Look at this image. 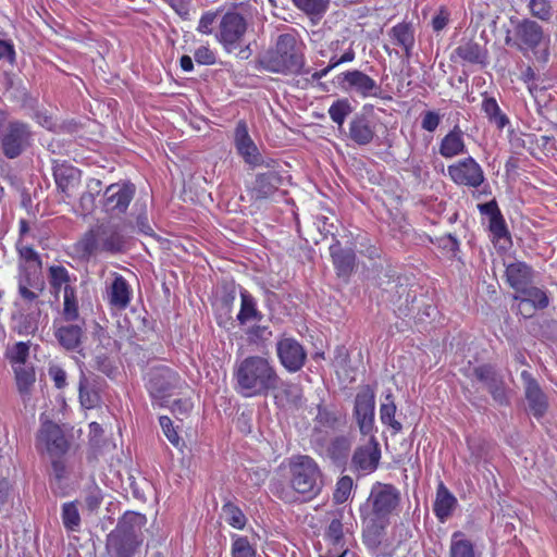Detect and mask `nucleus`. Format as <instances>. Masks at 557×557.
<instances>
[{"label": "nucleus", "mask_w": 557, "mask_h": 557, "mask_svg": "<svg viewBox=\"0 0 557 557\" xmlns=\"http://www.w3.org/2000/svg\"><path fill=\"white\" fill-rule=\"evenodd\" d=\"M49 284L53 293L58 295L61 290H65L70 285V273L62 265H52L49 268Z\"/></svg>", "instance_id": "a19ab883"}, {"label": "nucleus", "mask_w": 557, "mask_h": 557, "mask_svg": "<svg viewBox=\"0 0 557 557\" xmlns=\"http://www.w3.org/2000/svg\"><path fill=\"white\" fill-rule=\"evenodd\" d=\"M5 356L12 364L13 369L15 366L25 367L26 360L29 356V344L25 342H18L8 349Z\"/></svg>", "instance_id": "de8ad7c7"}, {"label": "nucleus", "mask_w": 557, "mask_h": 557, "mask_svg": "<svg viewBox=\"0 0 557 557\" xmlns=\"http://www.w3.org/2000/svg\"><path fill=\"white\" fill-rule=\"evenodd\" d=\"M315 421L322 428L334 429L338 419L334 412L323 406H319Z\"/></svg>", "instance_id": "4d7b16f0"}, {"label": "nucleus", "mask_w": 557, "mask_h": 557, "mask_svg": "<svg viewBox=\"0 0 557 557\" xmlns=\"http://www.w3.org/2000/svg\"><path fill=\"white\" fill-rule=\"evenodd\" d=\"M351 112V107L348 100H337L329 109L331 120L339 127L343 126L346 116Z\"/></svg>", "instance_id": "8fccbe9b"}, {"label": "nucleus", "mask_w": 557, "mask_h": 557, "mask_svg": "<svg viewBox=\"0 0 557 557\" xmlns=\"http://www.w3.org/2000/svg\"><path fill=\"white\" fill-rule=\"evenodd\" d=\"M49 375L51 376L54 386L59 389L66 386V372L60 367H52L49 369Z\"/></svg>", "instance_id": "338daca9"}, {"label": "nucleus", "mask_w": 557, "mask_h": 557, "mask_svg": "<svg viewBox=\"0 0 557 557\" xmlns=\"http://www.w3.org/2000/svg\"><path fill=\"white\" fill-rule=\"evenodd\" d=\"M246 334L251 343H259L269 339L272 331L267 325L255 324L247 329Z\"/></svg>", "instance_id": "6e6d98bb"}, {"label": "nucleus", "mask_w": 557, "mask_h": 557, "mask_svg": "<svg viewBox=\"0 0 557 557\" xmlns=\"http://www.w3.org/2000/svg\"><path fill=\"white\" fill-rule=\"evenodd\" d=\"M521 380L524 385V396L530 413L536 419L542 418L548 408V400L545 393L529 371L524 370L521 372Z\"/></svg>", "instance_id": "6ab92c4d"}, {"label": "nucleus", "mask_w": 557, "mask_h": 557, "mask_svg": "<svg viewBox=\"0 0 557 557\" xmlns=\"http://www.w3.org/2000/svg\"><path fill=\"white\" fill-rule=\"evenodd\" d=\"M232 557H256V550L247 537L237 536L232 543Z\"/></svg>", "instance_id": "603ef678"}, {"label": "nucleus", "mask_w": 557, "mask_h": 557, "mask_svg": "<svg viewBox=\"0 0 557 557\" xmlns=\"http://www.w3.org/2000/svg\"><path fill=\"white\" fill-rule=\"evenodd\" d=\"M195 61L202 65H212L215 63V53L208 47L201 46L194 52Z\"/></svg>", "instance_id": "bf43d9fd"}, {"label": "nucleus", "mask_w": 557, "mask_h": 557, "mask_svg": "<svg viewBox=\"0 0 557 557\" xmlns=\"http://www.w3.org/2000/svg\"><path fill=\"white\" fill-rule=\"evenodd\" d=\"M397 407L393 399V394L388 392L385 396V401L380 406V419L381 422L389 426L393 432L399 433L403 430L401 423L395 419Z\"/></svg>", "instance_id": "f704fd0d"}, {"label": "nucleus", "mask_w": 557, "mask_h": 557, "mask_svg": "<svg viewBox=\"0 0 557 557\" xmlns=\"http://www.w3.org/2000/svg\"><path fill=\"white\" fill-rule=\"evenodd\" d=\"M400 504V492L392 484L376 483L360 507L362 518V541L376 557H391L394 549L385 539L391 516Z\"/></svg>", "instance_id": "f257e3e1"}, {"label": "nucleus", "mask_w": 557, "mask_h": 557, "mask_svg": "<svg viewBox=\"0 0 557 557\" xmlns=\"http://www.w3.org/2000/svg\"><path fill=\"white\" fill-rule=\"evenodd\" d=\"M528 9L531 16L542 22H549L554 15L550 0H529Z\"/></svg>", "instance_id": "37998d69"}, {"label": "nucleus", "mask_w": 557, "mask_h": 557, "mask_svg": "<svg viewBox=\"0 0 557 557\" xmlns=\"http://www.w3.org/2000/svg\"><path fill=\"white\" fill-rule=\"evenodd\" d=\"M375 136L374 129L369 120L359 115L354 117L349 123V138L359 146H366L372 143Z\"/></svg>", "instance_id": "2f4dec72"}, {"label": "nucleus", "mask_w": 557, "mask_h": 557, "mask_svg": "<svg viewBox=\"0 0 557 557\" xmlns=\"http://www.w3.org/2000/svg\"><path fill=\"white\" fill-rule=\"evenodd\" d=\"M146 523L147 518L145 515L127 511L120 518L115 529L112 531L134 540H143V528Z\"/></svg>", "instance_id": "a878e982"}, {"label": "nucleus", "mask_w": 557, "mask_h": 557, "mask_svg": "<svg viewBox=\"0 0 557 557\" xmlns=\"http://www.w3.org/2000/svg\"><path fill=\"white\" fill-rule=\"evenodd\" d=\"M87 187L88 190L84 193L79 199V208L84 214L92 212L95 208L96 195H98L101 190V181L91 178Z\"/></svg>", "instance_id": "c03bdc74"}, {"label": "nucleus", "mask_w": 557, "mask_h": 557, "mask_svg": "<svg viewBox=\"0 0 557 557\" xmlns=\"http://www.w3.org/2000/svg\"><path fill=\"white\" fill-rule=\"evenodd\" d=\"M63 318L65 321H78V305L74 287H66L63 295Z\"/></svg>", "instance_id": "49530a36"}, {"label": "nucleus", "mask_w": 557, "mask_h": 557, "mask_svg": "<svg viewBox=\"0 0 557 557\" xmlns=\"http://www.w3.org/2000/svg\"><path fill=\"white\" fill-rule=\"evenodd\" d=\"M61 518L63 525L69 531H78L81 527V515L74 502L62 505Z\"/></svg>", "instance_id": "a18cd8bd"}, {"label": "nucleus", "mask_w": 557, "mask_h": 557, "mask_svg": "<svg viewBox=\"0 0 557 557\" xmlns=\"http://www.w3.org/2000/svg\"><path fill=\"white\" fill-rule=\"evenodd\" d=\"M78 392L79 401L84 408L92 409L100 404V395L97 391L89 386L88 379L83 369H81Z\"/></svg>", "instance_id": "e433bc0d"}, {"label": "nucleus", "mask_w": 557, "mask_h": 557, "mask_svg": "<svg viewBox=\"0 0 557 557\" xmlns=\"http://www.w3.org/2000/svg\"><path fill=\"white\" fill-rule=\"evenodd\" d=\"M224 520L235 529H243L247 519L244 512L234 504L227 503L222 507Z\"/></svg>", "instance_id": "09e8293b"}, {"label": "nucleus", "mask_w": 557, "mask_h": 557, "mask_svg": "<svg viewBox=\"0 0 557 557\" xmlns=\"http://www.w3.org/2000/svg\"><path fill=\"white\" fill-rule=\"evenodd\" d=\"M215 18L216 13L214 12L203 13L199 20L197 32L205 35H210L213 30V24L215 23Z\"/></svg>", "instance_id": "680f3d73"}, {"label": "nucleus", "mask_w": 557, "mask_h": 557, "mask_svg": "<svg viewBox=\"0 0 557 557\" xmlns=\"http://www.w3.org/2000/svg\"><path fill=\"white\" fill-rule=\"evenodd\" d=\"M392 42L404 49L407 58L411 57L414 47V30L410 23L401 22L393 26L388 33Z\"/></svg>", "instance_id": "7c9ffc66"}, {"label": "nucleus", "mask_w": 557, "mask_h": 557, "mask_svg": "<svg viewBox=\"0 0 557 557\" xmlns=\"http://www.w3.org/2000/svg\"><path fill=\"white\" fill-rule=\"evenodd\" d=\"M327 51L333 54L341 57L342 60L352 62L356 58L354 49V41L347 37L335 38L327 45Z\"/></svg>", "instance_id": "4c0bfd02"}, {"label": "nucleus", "mask_w": 557, "mask_h": 557, "mask_svg": "<svg viewBox=\"0 0 557 557\" xmlns=\"http://www.w3.org/2000/svg\"><path fill=\"white\" fill-rule=\"evenodd\" d=\"M447 174L456 185L470 188H478L485 181L482 166L472 157H467L449 164L447 166Z\"/></svg>", "instance_id": "4468645a"}, {"label": "nucleus", "mask_w": 557, "mask_h": 557, "mask_svg": "<svg viewBox=\"0 0 557 557\" xmlns=\"http://www.w3.org/2000/svg\"><path fill=\"white\" fill-rule=\"evenodd\" d=\"M113 281L108 288L107 298L112 308L123 310L128 307L132 300V287L119 273H112Z\"/></svg>", "instance_id": "5701e85b"}, {"label": "nucleus", "mask_w": 557, "mask_h": 557, "mask_svg": "<svg viewBox=\"0 0 557 557\" xmlns=\"http://www.w3.org/2000/svg\"><path fill=\"white\" fill-rule=\"evenodd\" d=\"M102 499H103L102 493H101L100 488L96 486L88 491V493L85 497V503H86L87 508L90 511H94L99 508V506L102 503Z\"/></svg>", "instance_id": "e2e57ef3"}, {"label": "nucleus", "mask_w": 557, "mask_h": 557, "mask_svg": "<svg viewBox=\"0 0 557 557\" xmlns=\"http://www.w3.org/2000/svg\"><path fill=\"white\" fill-rule=\"evenodd\" d=\"M239 296L240 309L236 315L238 323L245 325L249 322H260L264 315L258 308L257 299L244 288L240 289Z\"/></svg>", "instance_id": "c756f323"}, {"label": "nucleus", "mask_w": 557, "mask_h": 557, "mask_svg": "<svg viewBox=\"0 0 557 557\" xmlns=\"http://www.w3.org/2000/svg\"><path fill=\"white\" fill-rule=\"evenodd\" d=\"M293 3L305 14L320 18L327 11L330 0H293Z\"/></svg>", "instance_id": "79ce46f5"}, {"label": "nucleus", "mask_w": 557, "mask_h": 557, "mask_svg": "<svg viewBox=\"0 0 557 557\" xmlns=\"http://www.w3.org/2000/svg\"><path fill=\"white\" fill-rule=\"evenodd\" d=\"M458 502L455 495L441 481L437 485L433 512L441 522H446L453 515Z\"/></svg>", "instance_id": "cd10ccee"}, {"label": "nucleus", "mask_w": 557, "mask_h": 557, "mask_svg": "<svg viewBox=\"0 0 557 557\" xmlns=\"http://www.w3.org/2000/svg\"><path fill=\"white\" fill-rule=\"evenodd\" d=\"M449 553L450 557H474V547L461 531H456L451 534Z\"/></svg>", "instance_id": "58836bf2"}, {"label": "nucleus", "mask_w": 557, "mask_h": 557, "mask_svg": "<svg viewBox=\"0 0 557 557\" xmlns=\"http://www.w3.org/2000/svg\"><path fill=\"white\" fill-rule=\"evenodd\" d=\"M159 422H160L162 431H163L164 435L166 436V438L169 440V442L173 446L178 448L181 446V437L177 434V432L175 431L172 420L166 416H161L159 418Z\"/></svg>", "instance_id": "5fc2aeb1"}, {"label": "nucleus", "mask_w": 557, "mask_h": 557, "mask_svg": "<svg viewBox=\"0 0 557 557\" xmlns=\"http://www.w3.org/2000/svg\"><path fill=\"white\" fill-rule=\"evenodd\" d=\"M74 250L84 261L101 253L115 256L126 250V237L119 225L100 223L84 233L74 244Z\"/></svg>", "instance_id": "39448f33"}, {"label": "nucleus", "mask_w": 557, "mask_h": 557, "mask_svg": "<svg viewBox=\"0 0 557 557\" xmlns=\"http://www.w3.org/2000/svg\"><path fill=\"white\" fill-rule=\"evenodd\" d=\"M474 376L487 388L500 406L508 405L507 388L503 375L492 364H481L473 370Z\"/></svg>", "instance_id": "f3484780"}, {"label": "nucleus", "mask_w": 557, "mask_h": 557, "mask_svg": "<svg viewBox=\"0 0 557 557\" xmlns=\"http://www.w3.org/2000/svg\"><path fill=\"white\" fill-rule=\"evenodd\" d=\"M478 208L482 214L487 215L490 218V221L502 214L498 205L495 200H491L485 203H480Z\"/></svg>", "instance_id": "774afa93"}, {"label": "nucleus", "mask_w": 557, "mask_h": 557, "mask_svg": "<svg viewBox=\"0 0 557 557\" xmlns=\"http://www.w3.org/2000/svg\"><path fill=\"white\" fill-rule=\"evenodd\" d=\"M289 483L295 493L308 498L321 492V471L309 456H295L289 460Z\"/></svg>", "instance_id": "423d86ee"}, {"label": "nucleus", "mask_w": 557, "mask_h": 557, "mask_svg": "<svg viewBox=\"0 0 557 557\" xmlns=\"http://www.w3.org/2000/svg\"><path fill=\"white\" fill-rule=\"evenodd\" d=\"M34 134L29 124L11 120L2 125L0 131V147L8 159H15L33 144Z\"/></svg>", "instance_id": "0eeeda50"}, {"label": "nucleus", "mask_w": 557, "mask_h": 557, "mask_svg": "<svg viewBox=\"0 0 557 557\" xmlns=\"http://www.w3.org/2000/svg\"><path fill=\"white\" fill-rule=\"evenodd\" d=\"M515 299L519 301L518 312L524 318L532 317L535 310L546 308L549 302L546 293L531 284L519 290Z\"/></svg>", "instance_id": "aec40b11"}, {"label": "nucleus", "mask_w": 557, "mask_h": 557, "mask_svg": "<svg viewBox=\"0 0 557 557\" xmlns=\"http://www.w3.org/2000/svg\"><path fill=\"white\" fill-rule=\"evenodd\" d=\"M505 276L510 287L518 293L532 283L533 270L525 262L515 261L506 265Z\"/></svg>", "instance_id": "c85d7f7f"}, {"label": "nucleus", "mask_w": 557, "mask_h": 557, "mask_svg": "<svg viewBox=\"0 0 557 557\" xmlns=\"http://www.w3.org/2000/svg\"><path fill=\"white\" fill-rule=\"evenodd\" d=\"M511 28L506 30L505 45L517 49L523 55L532 52L540 63H547L549 60L550 36L545 33L537 21L530 17L509 18Z\"/></svg>", "instance_id": "20e7f679"}, {"label": "nucleus", "mask_w": 557, "mask_h": 557, "mask_svg": "<svg viewBox=\"0 0 557 557\" xmlns=\"http://www.w3.org/2000/svg\"><path fill=\"white\" fill-rule=\"evenodd\" d=\"M135 185L132 183L111 184L104 191L103 207L108 213H124L134 195Z\"/></svg>", "instance_id": "a211bd4d"}, {"label": "nucleus", "mask_w": 557, "mask_h": 557, "mask_svg": "<svg viewBox=\"0 0 557 557\" xmlns=\"http://www.w3.org/2000/svg\"><path fill=\"white\" fill-rule=\"evenodd\" d=\"M334 83L345 92L355 94L362 99L377 97L382 88L375 79L360 70H349L337 74Z\"/></svg>", "instance_id": "1a4fd4ad"}, {"label": "nucleus", "mask_w": 557, "mask_h": 557, "mask_svg": "<svg viewBox=\"0 0 557 557\" xmlns=\"http://www.w3.org/2000/svg\"><path fill=\"white\" fill-rule=\"evenodd\" d=\"M441 123V115L435 111H425L422 114L421 127L426 132H434Z\"/></svg>", "instance_id": "052dcab7"}, {"label": "nucleus", "mask_w": 557, "mask_h": 557, "mask_svg": "<svg viewBox=\"0 0 557 557\" xmlns=\"http://www.w3.org/2000/svg\"><path fill=\"white\" fill-rule=\"evenodd\" d=\"M438 153L445 159H453L467 153L465 134L459 125H455L440 141Z\"/></svg>", "instance_id": "393cba45"}, {"label": "nucleus", "mask_w": 557, "mask_h": 557, "mask_svg": "<svg viewBox=\"0 0 557 557\" xmlns=\"http://www.w3.org/2000/svg\"><path fill=\"white\" fill-rule=\"evenodd\" d=\"M490 232L492 233L493 239L499 240L503 238L509 239V232L503 214L494 218L490 221Z\"/></svg>", "instance_id": "864d4df0"}, {"label": "nucleus", "mask_w": 557, "mask_h": 557, "mask_svg": "<svg viewBox=\"0 0 557 557\" xmlns=\"http://www.w3.org/2000/svg\"><path fill=\"white\" fill-rule=\"evenodd\" d=\"M396 293L398 294V302H399V309L401 307H408L409 304L414 301L416 295L411 294V290L408 288L407 285L399 284L396 285Z\"/></svg>", "instance_id": "0e129e2a"}, {"label": "nucleus", "mask_w": 557, "mask_h": 557, "mask_svg": "<svg viewBox=\"0 0 557 557\" xmlns=\"http://www.w3.org/2000/svg\"><path fill=\"white\" fill-rule=\"evenodd\" d=\"M13 371L15 374L17 391L25 400L35 383V370L32 366H15Z\"/></svg>", "instance_id": "c9c22d12"}, {"label": "nucleus", "mask_w": 557, "mask_h": 557, "mask_svg": "<svg viewBox=\"0 0 557 557\" xmlns=\"http://www.w3.org/2000/svg\"><path fill=\"white\" fill-rule=\"evenodd\" d=\"M233 380L235 391L245 398L267 396L277 389L281 382L273 361L259 355L236 360Z\"/></svg>", "instance_id": "f03ea898"}, {"label": "nucleus", "mask_w": 557, "mask_h": 557, "mask_svg": "<svg viewBox=\"0 0 557 557\" xmlns=\"http://www.w3.org/2000/svg\"><path fill=\"white\" fill-rule=\"evenodd\" d=\"M95 368L106 374L109 377H113L116 372L117 368L114 366V363L104 355H98L95 357Z\"/></svg>", "instance_id": "13d9d810"}, {"label": "nucleus", "mask_w": 557, "mask_h": 557, "mask_svg": "<svg viewBox=\"0 0 557 557\" xmlns=\"http://www.w3.org/2000/svg\"><path fill=\"white\" fill-rule=\"evenodd\" d=\"M334 267L339 276H347L351 273L356 255L351 249H344L339 244L330 247Z\"/></svg>", "instance_id": "473e14b6"}, {"label": "nucleus", "mask_w": 557, "mask_h": 557, "mask_svg": "<svg viewBox=\"0 0 557 557\" xmlns=\"http://www.w3.org/2000/svg\"><path fill=\"white\" fill-rule=\"evenodd\" d=\"M36 448L47 453L51 458L62 457L69 449V442L57 423L45 421L36 435Z\"/></svg>", "instance_id": "f8f14e48"}, {"label": "nucleus", "mask_w": 557, "mask_h": 557, "mask_svg": "<svg viewBox=\"0 0 557 557\" xmlns=\"http://www.w3.org/2000/svg\"><path fill=\"white\" fill-rule=\"evenodd\" d=\"M352 490V479L348 475L339 478L336 483V488L333 493V499L336 504L345 503Z\"/></svg>", "instance_id": "3c124183"}, {"label": "nucleus", "mask_w": 557, "mask_h": 557, "mask_svg": "<svg viewBox=\"0 0 557 557\" xmlns=\"http://www.w3.org/2000/svg\"><path fill=\"white\" fill-rule=\"evenodd\" d=\"M247 30L245 17L237 12L225 13L219 24L215 37L227 52L240 47Z\"/></svg>", "instance_id": "9b49d317"}, {"label": "nucleus", "mask_w": 557, "mask_h": 557, "mask_svg": "<svg viewBox=\"0 0 557 557\" xmlns=\"http://www.w3.org/2000/svg\"><path fill=\"white\" fill-rule=\"evenodd\" d=\"M283 177L275 171L257 174L252 187V196L258 199H268L273 196L282 185Z\"/></svg>", "instance_id": "bb28decb"}, {"label": "nucleus", "mask_w": 557, "mask_h": 557, "mask_svg": "<svg viewBox=\"0 0 557 557\" xmlns=\"http://www.w3.org/2000/svg\"><path fill=\"white\" fill-rule=\"evenodd\" d=\"M304 44L295 33L278 35L274 46L269 48L260 58L263 70L282 75L309 74L305 70Z\"/></svg>", "instance_id": "7ed1b4c3"}, {"label": "nucleus", "mask_w": 557, "mask_h": 557, "mask_svg": "<svg viewBox=\"0 0 557 557\" xmlns=\"http://www.w3.org/2000/svg\"><path fill=\"white\" fill-rule=\"evenodd\" d=\"M275 348L281 364L288 372H298L305 366L307 351L294 337H282Z\"/></svg>", "instance_id": "2eb2a0df"}, {"label": "nucleus", "mask_w": 557, "mask_h": 557, "mask_svg": "<svg viewBox=\"0 0 557 557\" xmlns=\"http://www.w3.org/2000/svg\"><path fill=\"white\" fill-rule=\"evenodd\" d=\"M143 540H134L111 531L107 536L106 548L110 557H134Z\"/></svg>", "instance_id": "b1692460"}, {"label": "nucleus", "mask_w": 557, "mask_h": 557, "mask_svg": "<svg viewBox=\"0 0 557 557\" xmlns=\"http://www.w3.org/2000/svg\"><path fill=\"white\" fill-rule=\"evenodd\" d=\"M381 458V449L375 436H370L369 443L358 447L352 455V466L362 473L376 470Z\"/></svg>", "instance_id": "412c9836"}, {"label": "nucleus", "mask_w": 557, "mask_h": 557, "mask_svg": "<svg viewBox=\"0 0 557 557\" xmlns=\"http://www.w3.org/2000/svg\"><path fill=\"white\" fill-rule=\"evenodd\" d=\"M375 392L363 385L355 397L354 417L362 435L374 436Z\"/></svg>", "instance_id": "9d476101"}, {"label": "nucleus", "mask_w": 557, "mask_h": 557, "mask_svg": "<svg viewBox=\"0 0 557 557\" xmlns=\"http://www.w3.org/2000/svg\"><path fill=\"white\" fill-rule=\"evenodd\" d=\"M234 144L238 154L244 161L251 168L265 166L273 168L275 161L272 159L264 160L259 152L258 147L251 139L248 127L245 121L240 120L237 122L234 131Z\"/></svg>", "instance_id": "ddd939ff"}, {"label": "nucleus", "mask_w": 557, "mask_h": 557, "mask_svg": "<svg viewBox=\"0 0 557 557\" xmlns=\"http://www.w3.org/2000/svg\"><path fill=\"white\" fill-rule=\"evenodd\" d=\"M191 0H169L171 8L184 20H189Z\"/></svg>", "instance_id": "69168bd1"}, {"label": "nucleus", "mask_w": 557, "mask_h": 557, "mask_svg": "<svg viewBox=\"0 0 557 557\" xmlns=\"http://www.w3.org/2000/svg\"><path fill=\"white\" fill-rule=\"evenodd\" d=\"M454 52L461 60L469 63H481L484 57L481 46L471 40L460 44Z\"/></svg>", "instance_id": "ea45409f"}, {"label": "nucleus", "mask_w": 557, "mask_h": 557, "mask_svg": "<svg viewBox=\"0 0 557 557\" xmlns=\"http://www.w3.org/2000/svg\"><path fill=\"white\" fill-rule=\"evenodd\" d=\"M53 178L62 200L72 198L81 186V171L67 162H53Z\"/></svg>", "instance_id": "dca6fc26"}, {"label": "nucleus", "mask_w": 557, "mask_h": 557, "mask_svg": "<svg viewBox=\"0 0 557 557\" xmlns=\"http://www.w3.org/2000/svg\"><path fill=\"white\" fill-rule=\"evenodd\" d=\"M84 325V321H65L55 326L54 336L64 349L75 350L82 343Z\"/></svg>", "instance_id": "4be33fe9"}, {"label": "nucleus", "mask_w": 557, "mask_h": 557, "mask_svg": "<svg viewBox=\"0 0 557 557\" xmlns=\"http://www.w3.org/2000/svg\"><path fill=\"white\" fill-rule=\"evenodd\" d=\"M185 386V380L169 367H156L147 373L146 387L149 395L154 399L170 397L182 391Z\"/></svg>", "instance_id": "6e6552de"}, {"label": "nucleus", "mask_w": 557, "mask_h": 557, "mask_svg": "<svg viewBox=\"0 0 557 557\" xmlns=\"http://www.w3.org/2000/svg\"><path fill=\"white\" fill-rule=\"evenodd\" d=\"M482 110L488 122L495 125L498 129H503L509 124L508 116L500 110L495 98L484 97L482 101Z\"/></svg>", "instance_id": "72a5a7b5"}]
</instances>
